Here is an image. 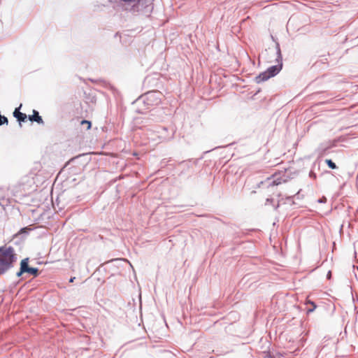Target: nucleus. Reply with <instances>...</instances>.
<instances>
[{"label": "nucleus", "instance_id": "f257e3e1", "mask_svg": "<svg viewBox=\"0 0 358 358\" xmlns=\"http://www.w3.org/2000/svg\"><path fill=\"white\" fill-rule=\"evenodd\" d=\"M275 50H276V62L277 64L268 67L265 71L259 73L255 77V80L257 83H260L268 80L269 78L275 76L280 73L282 68V56L278 42H275Z\"/></svg>", "mask_w": 358, "mask_h": 358}, {"label": "nucleus", "instance_id": "f03ea898", "mask_svg": "<svg viewBox=\"0 0 358 358\" xmlns=\"http://www.w3.org/2000/svg\"><path fill=\"white\" fill-rule=\"evenodd\" d=\"M17 255L13 247H0V276L13 267Z\"/></svg>", "mask_w": 358, "mask_h": 358}, {"label": "nucleus", "instance_id": "7ed1b4c3", "mask_svg": "<svg viewBox=\"0 0 358 358\" xmlns=\"http://www.w3.org/2000/svg\"><path fill=\"white\" fill-rule=\"evenodd\" d=\"M120 2L125 3L126 5H131L129 9L132 13H139L142 15L148 17L152 11V4H148L145 6L143 0H119Z\"/></svg>", "mask_w": 358, "mask_h": 358}, {"label": "nucleus", "instance_id": "20e7f679", "mask_svg": "<svg viewBox=\"0 0 358 358\" xmlns=\"http://www.w3.org/2000/svg\"><path fill=\"white\" fill-rule=\"evenodd\" d=\"M161 96L158 91H150L138 98L134 103L137 105L143 103L147 108L157 106L161 102Z\"/></svg>", "mask_w": 358, "mask_h": 358}, {"label": "nucleus", "instance_id": "39448f33", "mask_svg": "<svg viewBox=\"0 0 358 358\" xmlns=\"http://www.w3.org/2000/svg\"><path fill=\"white\" fill-rule=\"evenodd\" d=\"M21 107L22 104H20L19 107L15 108L13 111V116L17 119L20 124L21 122H24L27 119V115L25 113L20 112Z\"/></svg>", "mask_w": 358, "mask_h": 358}, {"label": "nucleus", "instance_id": "423d86ee", "mask_svg": "<svg viewBox=\"0 0 358 358\" xmlns=\"http://www.w3.org/2000/svg\"><path fill=\"white\" fill-rule=\"evenodd\" d=\"M33 114L27 116V119L31 122H36L39 124H43L44 122L42 117L36 110H33Z\"/></svg>", "mask_w": 358, "mask_h": 358}, {"label": "nucleus", "instance_id": "0eeeda50", "mask_svg": "<svg viewBox=\"0 0 358 358\" xmlns=\"http://www.w3.org/2000/svg\"><path fill=\"white\" fill-rule=\"evenodd\" d=\"M24 259L25 262L26 273L33 275L34 277H37L39 275L38 268H35V267H30L29 266V258L28 257L24 258Z\"/></svg>", "mask_w": 358, "mask_h": 358}, {"label": "nucleus", "instance_id": "6e6552de", "mask_svg": "<svg viewBox=\"0 0 358 358\" xmlns=\"http://www.w3.org/2000/svg\"><path fill=\"white\" fill-rule=\"evenodd\" d=\"M331 145H328L326 143L320 144L317 148V152L320 157L324 156L327 154L328 150L331 148Z\"/></svg>", "mask_w": 358, "mask_h": 358}, {"label": "nucleus", "instance_id": "1a4fd4ad", "mask_svg": "<svg viewBox=\"0 0 358 358\" xmlns=\"http://www.w3.org/2000/svg\"><path fill=\"white\" fill-rule=\"evenodd\" d=\"M26 273L25 262L23 259L20 262V270L16 273L17 277H21L22 274Z\"/></svg>", "mask_w": 358, "mask_h": 358}, {"label": "nucleus", "instance_id": "9d476101", "mask_svg": "<svg viewBox=\"0 0 358 358\" xmlns=\"http://www.w3.org/2000/svg\"><path fill=\"white\" fill-rule=\"evenodd\" d=\"M31 230V229H29L28 227L22 228L15 236H20L21 238H23L26 237L28 235L29 232Z\"/></svg>", "mask_w": 358, "mask_h": 358}, {"label": "nucleus", "instance_id": "9b49d317", "mask_svg": "<svg viewBox=\"0 0 358 358\" xmlns=\"http://www.w3.org/2000/svg\"><path fill=\"white\" fill-rule=\"evenodd\" d=\"M306 305L307 306H310V307H308L306 310V313L307 314H310L311 313H313L317 308V305L311 301H308L307 303H306Z\"/></svg>", "mask_w": 358, "mask_h": 358}, {"label": "nucleus", "instance_id": "f8f14e48", "mask_svg": "<svg viewBox=\"0 0 358 358\" xmlns=\"http://www.w3.org/2000/svg\"><path fill=\"white\" fill-rule=\"evenodd\" d=\"M325 163L328 166V167L331 169H337L336 164L330 159H327L325 160Z\"/></svg>", "mask_w": 358, "mask_h": 358}, {"label": "nucleus", "instance_id": "ddd939ff", "mask_svg": "<svg viewBox=\"0 0 358 358\" xmlns=\"http://www.w3.org/2000/svg\"><path fill=\"white\" fill-rule=\"evenodd\" d=\"M327 201V199L323 196H322L321 198H320L319 199H317V202L320 203H325Z\"/></svg>", "mask_w": 358, "mask_h": 358}, {"label": "nucleus", "instance_id": "4468645a", "mask_svg": "<svg viewBox=\"0 0 358 358\" xmlns=\"http://www.w3.org/2000/svg\"><path fill=\"white\" fill-rule=\"evenodd\" d=\"M81 124H87V129H90L91 126H92L91 122L85 120H82Z\"/></svg>", "mask_w": 358, "mask_h": 358}, {"label": "nucleus", "instance_id": "2eb2a0df", "mask_svg": "<svg viewBox=\"0 0 358 358\" xmlns=\"http://www.w3.org/2000/svg\"><path fill=\"white\" fill-rule=\"evenodd\" d=\"M309 176L313 179L316 178V173H315L313 171H310Z\"/></svg>", "mask_w": 358, "mask_h": 358}, {"label": "nucleus", "instance_id": "dca6fc26", "mask_svg": "<svg viewBox=\"0 0 358 358\" xmlns=\"http://www.w3.org/2000/svg\"><path fill=\"white\" fill-rule=\"evenodd\" d=\"M163 138L165 140H167V141L172 139L173 138V132L170 136H164Z\"/></svg>", "mask_w": 358, "mask_h": 358}, {"label": "nucleus", "instance_id": "f3484780", "mask_svg": "<svg viewBox=\"0 0 358 358\" xmlns=\"http://www.w3.org/2000/svg\"><path fill=\"white\" fill-rule=\"evenodd\" d=\"M273 201V199H266V204H268V203H271Z\"/></svg>", "mask_w": 358, "mask_h": 358}, {"label": "nucleus", "instance_id": "a211bd4d", "mask_svg": "<svg viewBox=\"0 0 358 358\" xmlns=\"http://www.w3.org/2000/svg\"><path fill=\"white\" fill-rule=\"evenodd\" d=\"M76 279L75 277H71L70 279H69V282H73L74 281V280Z\"/></svg>", "mask_w": 358, "mask_h": 358}, {"label": "nucleus", "instance_id": "6ab92c4d", "mask_svg": "<svg viewBox=\"0 0 358 358\" xmlns=\"http://www.w3.org/2000/svg\"><path fill=\"white\" fill-rule=\"evenodd\" d=\"M137 111L138 113H143V109H138Z\"/></svg>", "mask_w": 358, "mask_h": 358}, {"label": "nucleus", "instance_id": "aec40b11", "mask_svg": "<svg viewBox=\"0 0 358 358\" xmlns=\"http://www.w3.org/2000/svg\"><path fill=\"white\" fill-rule=\"evenodd\" d=\"M149 80H150V78L149 77L145 78V82H148Z\"/></svg>", "mask_w": 358, "mask_h": 358}, {"label": "nucleus", "instance_id": "412c9836", "mask_svg": "<svg viewBox=\"0 0 358 358\" xmlns=\"http://www.w3.org/2000/svg\"><path fill=\"white\" fill-rule=\"evenodd\" d=\"M331 275V271H329L328 273H327V278H329Z\"/></svg>", "mask_w": 358, "mask_h": 358}, {"label": "nucleus", "instance_id": "4be33fe9", "mask_svg": "<svg viewBox=\"0 0 358 358\" xmlns=\"http://www.w3.org/2000/svg\"><path fill=\"white\" fill-rule=\"evenodd\" d=\"M162 130H163V131H167V129H166V127H164V128L162 129Z\"/></svg>", "mask_w": 358, "mask_h": 358}, {"label": "nucleus", "instance_id": "5701e85b", "mask_svg": "<svg viewBox=\"0 0 358 358\" xmlns=\"http://www.w3.org/2000/svg\"><path fill=\"white\" fill-rule=\"evenodd\" d=\"M279 207V204L278 203L276 206H275V209L276 210Z\"/></svg>", "mask_w": 358, "mask_h": 358}, {"label": "nucleus", "instance_id": "b1692460", "mask_svg": "<svg viewBox=\"0 0 358 358\" xmlns=\"http://www.w3.org/2000/svg\"><path fill=\"white\" fill-rule=\"evenodd\" d=\"M269 358H272V357H269Z\"/></svg>", "mask_w": 358, "mask_h": 358}]
</instances>
